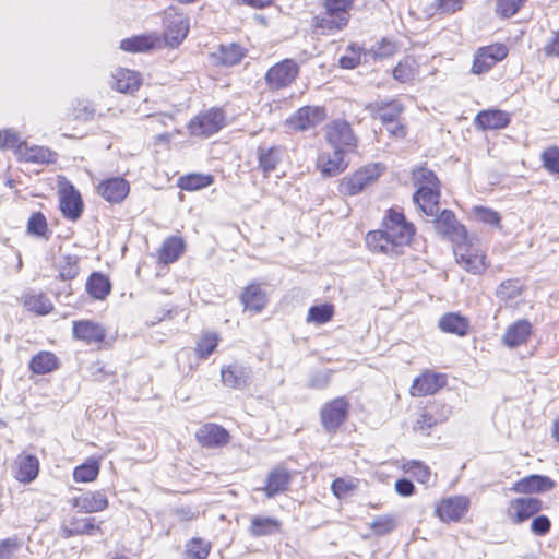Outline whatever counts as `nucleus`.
<instances>
[{"label":"nucleus","mask_w":559,"mask_h":559,"mask_svg":"<svg viewBox=\"0 0 559 559\" xmlns=\"http://www.w3.org/2000/svg\"><path fill=\"white\" fill-rule=\"evenodd\" d=\"M129 182L121 177L103 180L97 187V192L109 203L122 202L129 194Z\"/></svg>","instance_id":"15"},{"label":"nucleus","mask_w":559,"mask_h":559,"mask_svg":"<svg viewBox=\"0 0 559 559\" xmlns=\"http://www.w3.org/2000/svg\"><path fill=\"white\" fill-rule=\"evenodd\" d=\"M281 155L282 154H281L280 147H276V146H272L269 148L259 147V150H258L259 166L265 174H269L276 168V165L281 160Z\"/></svg>","instance_id":"42"},{"label":"nucleus","mask_w":559,"mask_h":559,"mask_svg":"<svg viewBox=\"0 0 559 559\" xmlns=\"http://www.w3.org/2000/svg\"><path fill=\"white\" fill-rule=\"evenodd\" d=\"M83 206L81 194L72 185L68 183L60 190V210L66 218L70 221L79 219Z\"/></svg>","instance_id":"13"},{"label":"nucleus","mask_w":559,"mask_h":559,"mask_svg":"<svg viewBox=\"0 0 559 559\" xmlns=\"http://www.w3.org/2000/svg\"><path fill=\"white\" fill-rule=\"evenodd\" d=\"M27 233L45 239L49 238V229L47 219L41 212H35L31 215L27 222Z\"/></svg>","instance_id":"50"},{"label":"nucleus","mask_w":559,"mask_h":559,"mask_svg":"<svg viewBox=\"0 0 559 559\" xmlns=\"http://www.w3.org/2000/svg\"><path fill=\"white\" fill-rule=\"evenodd\" d=\"M17 471L15 478L21 481L28 484L33 481L39 472V462L35 455H20L16 460Z\"/></svg>","instance_id":"32"},{"label":"nucleus","mask_w":559,"mask_h":559,"mask_svg":"<svg viewBox=\"0 0 559 559\" xmlns=\"http://www.w3.org/2000/svg\"><path fill=\"white\" fill-rule=\"evenodd\" d=\"M21 548V542L17 537H9L0 542V559H12L14 554Z\"/></svg>","instance_id":"60"},{"label":"nucleus","mask_w":559,"mask_h":559,"mask_svg":"<svg viewBox=\"0 0 559 559\" xmlns=\"http://www.w3.org/2000/svg\"><path fill=\"white\" fill-rule=\"evenodd\" d=\"M99 473V464L95 460H90L73 471V478L76 483L93 481Z\"/></svg>","instance_id":"49"},{"label":"nucleus","mask_w":559,"mask_h":559,"mask_svg":"<svg viewBox=\"0 0 559 559\" xmlns=\"http://www.w3.org/2000/svg\"><path fill=\"white\" fill-rule=\"evenodd\" d=\"M349 403L344 397H336L325 403L320 412L322 427L328 432H335L347 418Z\"/></svg>","instance_id":"6"},{"label":"nucleus","mask_w":559,"mask_h":559,"mask_svg":"<svg viewBox=\"0 0 559 559\" xmlns=\"http://www.w3.org/2000/svg\"><path fill=\"white\" fill-rule=\"evenodd\" d=\"M544 167L551 174H559V148L549 147L542 154Z\"/></svg>","instance_id":"58"},{"label":"nucleus","mask_w":559,"mask_h":559,"mask_svg":"<svg viewBox=\"0 0 559 559\" xmlns=\"http://www.w3.org/2000/svg\"><path fill=\"white\" fill-rule=\"evenodd\" d=\"M245 50L237 44L221 45L214 53L217 62L222 66L231 67L239 63L245 57Z\"/></svg>","instance_id":"39"},{"label":"nucleus","mask_w":559,"mask_h":559,"mask_svg":"<svg viewBox=\"0 0 559 559\" xmlns=\"http://www.w3.org/2000/svg\"><path fill=\"white\" fill-rule=\"evenodd\" d=\"M24 306L27 310L34 311L40 316L48 314L53 308L50 299L43 293L26 295Z\"/></svg>","instance_id":"44"},{"label":"nucleus","mask_w":559,"mask_h":559,"mask_svg":"<svg viewBox=\"0 0 559 559\" xmlns=\"http://www.w3.org/2000/svg\"><path fill=\"white\" fill-rule=\"evenodd\" d=\"M354 0H324L323 11L312 20L313 32L318 35H333L344 29L350 19Z\"/></svg>","instance_id":"2"},{"label":"nucleus","mask_w":559,"mask_h":559,"mask_svg":"<svg viewBox=\"0 0 559 559\" xmlns=\"http://www.w3.org/2000/svg\"><path fill=\"white\" fill-rule=\"evenodd\" d=\"M440 187H419L413 195L415 204L427 216H437L439 212Z\"/></svg>","instance_id":"21"},{"label":"nucleus","mask_w":559,"mask_h":559,"mask_svg":"<svg viewBox=\"0 0 559 559\" xmlns=\"http://www.w3.org/2000/svg\"><path fill=\"white\" fill-rule=\"evenodd\" d=\"M334 313V307L331 304L312 306L308 311L307 320L317 324H323L331 320Z\"/></svg>","instance_id":"52"},{"label":"nucleus","mask_w":559,"mask_h":559,"mask_svg":"<svg viewBox=\"0 0 559 559\" xmlns=\"http://www.w3.org/2000/svg\"><path fill=\"white\" fill-rule=\"evenodd\" d=\"M290 480V473L283 466H276L267 474L265 486L261 490L267 498H273L287 491Z\"/></svg>","instance_id":"20"},{"label":"nucleus","mask_w":559,"mask_h":559,"mask_svg":"<svg viewBox=\"0 0 559 559\" xmlns=\"http://www.w3.org/2000/svg\"><path fill=\"white\" fill-rule=\"evenodd\" d=\"M251 374V368L239 364H231L227 367H223L221 370L224 385L237 390H242L249 385Z\"/></svg>","instance_id":"18"},{"label":"nucleus","mask_w":559,"mask_h":559,"mask_svg":"<svg viewBox=\"0 0 559 559\" xmlns=\"http://www.w3.org/2000/svg\"><path fill=\"white\" fill-rule=\"evenodd\" d=\"M408 472L416 477V479L420 483H427L430 478L429 467L421 462L413 461L409 464Z\"/></svg>","instance_id":"64"},{"label":"nucleus","mask_w":559,"mask_h":559,"mask_svg":"<svg viewBox=\"0 0 559 559\" xmlns=\"http://www.w3.org/2000/svg\"><path fill=\"white\" fill-rule=\"evenodd\" d=\"M551 528V522L547 515H537L532 520L531 532L536 536L546 535Z\"/></svg>","instance_id":"63"},{"label":"nucleus","mask_w":559,"mask_h":559,"mask_svg":"<svg viewBox=\"0 0 559 559\" xmlns=\"http://www.w3.org/2000/svg\"><path fill=\"white\" fill-rule=\"evenodd\" d=\"M189 24L181 14H168L165 17L164 38L168 46H178L187 36Z\"/></svg>","instance_id":"17"},{"label":"nucleus","mask_w":559,"mask_h":559,"mask_svg":"<svg viewBox=\"0 0 559 559\" xmlns=\"http://www.w3.org/2000/svg\"><path fill=\"white\" fill-rule=\"evenodd\" d=\"M468 503L465 497L449 498L437 508V513L442 521H459L466 513Z\"/></svg>","instance_id":"26"},{"label":"nucleus","mask_w":559,"mask_h":559,"mask_svg":"<svg viewBox=\"0 0 559 559\" xmlns=\"http://www.w3.org/2000/svg\"><path fill=\"white\" fill-rule=\"evenodd\" d=\"M73 335L86 344H99L106 336L105 329L93 321L82 320L73 322Z\"/></svg>","instance_id":"22"},{"label":"nucleus","mask_w":559,"mask_h":559,"mask_svg":"<svg viewBox=\"0 0 559 559\" xmlns=\"http://www.w3.org/2000/svg\"><path fill=\"white\" fill-rule=\"evenodd\" d=\"M554 487L555 481L550 477L533 474L516 481L512 490L518 493H539L549 491Z\"/></svg>","instance_id":"23"},{"label":"nucleus","mask_w":559,"mask_h":559,"mask_svg":"<svg viewBox=\"0 0 559 559\" xmlns=\"http://www.w3.org/2000/svg\"><path fill=\"white\" fill-rule=\"evenodd\" d=\"M522 293V285L520 280L512 278L500 283L496 290V296L499 300L508 302L518 298Z\"/></svg>","instance_id":"48"},{"label":"nucleus","mask_w":559,"mask_h":559,"mask_svg":"<svg viewBox=\"0 0 559 559\" xmlns=\"http://www.w3.org/2000/svg\"><path fill=\"white\" fill-rule=\"evenodd\" d=\"M299 67L293 59H285L272 68L265 74L266 84L272 90H280L290 85L296 79Z\"/></svg>","instance_id":"9"},{"label":"nucleus","mask_w":559,"mask_h":559,"mask_svg":"<svg viewBox=\"0 0 559 559\" xmlns=\"http://www.w3.org/2000/svg\"><path fill=\"white\" fill-rule=\"evenodd\" d=\"M325 139L334 150L352 151L356 147V136L345 120H334L325 127Z\"/></svg>","instance_id":"5"},{"label":"nucleus","mask_w":559,"mask_h":559,"mask_svg":"<svg viewBox=\"0 0 559 559\" xmlns=\"http://www.w3.org/2000/svg\"><path fill=\"white\" fill-rule=\"evenodd\" d=\"M25 141L21 140L19 132L13 129H4L0 131V150H13L14 153L20 155V146H23Z\"/></svg>","instance_id":"51"},{"label":"nucleus","mask_w":559,"mask_h":559,"mask_svg":"<svg viewBox=\"0 0 559 559\" xmlns=\"http://www.w3.org/2000/svg\"><path fill=\"white\" fill-rule=\"evenodd\" d=\"M158 44V37L154 35H138L121 40L120 48L129 52H145L154 49Z\"/></svg>","instance_id":"37"},{"label":"nucleus","mask_w":559,"mask_h":559,"mask_svg":"<svg viewBox=\"0 0 559 559\" xmlns=\"http://www.w3.org/2000/svg\"><path fill=\"white\" fill-rule=\"evenodd\" d=\"M413 179L416 186L437 188L440 187V182L435 173L426 167H417L413 170Z\"/></svg>","instance_id":"53"},{"label":"nucleus","mask_w":559,"mask_h":559,"mask_svg":"<svg viewBox=\"0 0 559 559\" xmlns=\"http://www.w3.org/2000/svg\"><path fill=\"white\" fill-rule=\"evenodd\" d=\"M281 526L282 523L276 518L254 515L251 518L248 532L253 537H262L280 533Z\"/></svg>","instance_id":"30"},{"label":"nucleus","mask_w":559,"mask_h":559,"mask_svg":"<svg viewBox=\"0 0 559 559\" xmlns=\"http://www.w3.org/2000/svg\"><path fill=\"white\" fill-rule=\"evenodd\" d=\"M140 85V74L135 71L118 69L112 75V87L120 93H133Z\"/></svg>","instance_id":"31"},{"label":"nucleus","mask_w":559,"mask_h":559,"mask_svg":"<svg viewBox=\"0 0 559 559\" xmlns=\"http://www.w3.org/2000/svg\"><path fill=\"white\" fill-rule=\"evenodd\" d=\"M185 251V241L181 237H168L159 250V261L164 264L174 263Z\"/></svg>","instance_id":"36"},{"label":"nucleus","mask_w":559,"mask_h":559,"mask_svg":"<svg viewBox=\"0 0 559 559\" xmlns=\"http://www.w3.org/2000/svg\"><path fill=\"white\" fill-rule=\"evenodd\" d=\"M507 56L508 48L503 44L480 47L475 52L472 72L474 74L486 73Z\"/></svg>","instance_id":"8"},{"label":"nucleus","mask_w":559,"mask_h":559,"mask_svg":"<svg viewBox=\"0 0 559 559\" xmlns=\"http://www.w3.org/2000/svg\"><path fill=\"white\" fill-rule=\"evenodd\" d=\"M380 174V166L377 164L360 168L350 177H346L342 180L340 185V191L343 194L356 195L360 193L367 186L376 181Z\"/></svg>","instance_id":"7"},{"label":"nucleus","mask_w":559,"mask_h":559,"mask_svg":"<svg viewBox=\"0 0 559 559\" xmlns=\"http://www.w3.org/2000/svg\"><path fill=\"white\" fill-rule=\"evenodd\" d=\"M110 290L111 284L102 273L94 272L86 281V292L95 299L104 300Z\"/></svg>","instance_id":"38"},{"label":"nucleus","mask_w":559,"mask_h":559,"mask_svg":"<svg viewBox=\"0 0 559 559\" xmlns=\"http://www.w3.org/2000/svg\"><path fill=\"white\" fill-rule=\"evenodd\" d=\"M416 233L413 223L403 212L390 209L382 221V229L369 231L366 236L368 248L378 253L397 255L402 248L408 246Z\"/></svg>","instance_id":"1"},{"label":"nucleus","mask_w":559,"mask_h":559,"mask_svg":"<svg viewBox=\"0 0 559 559\" xmlns=\"http://www.w3.org/2000/svg\"><path fill=\"white\" fill-rule=\"evenodd\" d=\"M452 415V406L440 401L429 403L419 414L414 430L429 436L437 425L445 423Z\"/></svg>","instance_id":"3"},{"label":"nucleus","mask_w":559,"mask_h":559,"mask_svg":"<svg viewBox=\"0 0 559 559\" xmlns=\"http://www.w3.org/2000/svg\"><path fill=\"white\" fill-rule=\"evenodd\" d=\"M370 528L378 536H384L390 534L396 528V520L393 515H380L377 516L370 524Z\"/></svg>","instance_id":"54"},{"label":"nucleus","mask_w":559,"mask_h":559,"mask_svg":"<svg viewBox=\"0 0 559 559\" xmlns=\"http://www.w3.org/2000/svg\"><path fill=\"white\" fill-rule=\"evenodd\" d=\"M526 0H497L496 12L502 17L513 16Z\"/></svg>","instance_id":"57"},{"label":"nucleus","mask_w":559,"mask_h":559,"mask_svg":"<svg viewBox=\"0 0 559 559\" xmlns=\"http://www.w3.org/2000/svg\"><path fill=\"white\" fill-rule=\"evenodd\" d=\"M20 159L31 163H53L56 159V153L48 147L44 146H28L25 142L23 146H20Z\"/></svg>","instance_id":"33"},{"label":"nucleus","mask_w":559,"mask_h":559,"mask_svg":"<svg viewBox=\"0 0 559 559\" xmlns=\"http://www.w3.org/2000/svg\"><path fill=\"white\" fill-rule=\"evenodd\" d=\"M444 384L445 377L443 374L424 372L419 377L415 378L409 392L413 396L432 395Z\"/></svg>","instance_id":"19"},{"label":"nucleus","mask_w":559,"mask_h":559,"mask_svg":"<svg viewBox=\"0 0 559 559\" xmlns=\"http://www.w3.org/2000/svg\"><path fill=\"white\" fill-rule=\"evenodd\" d=\"M326 117L325 109L322 107L305 106L299 108L288 120L287 124L299 131H305L316 127Z\"/></svg>","instance_id":"12"},{"label":"nucleus","mask_w":559,"mask_h":559,"mask_svg":"<svg viewBox=\"0 0 559 559\" xmlns=\"http://www.w3.org/2000/svg\"><path fill=\"white\" fill-rule=\"evenodd\" d=\"M465 3V0H436L433 5L436 12L440 14H453L460 11Z\"/></svg>","instance_id":"61"},{"label":"nucleus","mask_w":559,"mask_h":559,"mask_svg":"<svg viewBox=\"0 0 559 559\" xmlns=\"http://www.w3.org/2000/svg\"><path fill=\"white\" fill-rule=\"evenodd\" d=\"M71 525L74 527V533L79 535H94L100 532V525L95 524L94 518H71Z\"/></svg>","instance_id":"55"},{"label":"nucleus","mask_w":559,"mask_h":559,"mask_svg":"<svg viewBox=\"0 0 559 559\" xmlns=\"http://www.w3.org/2000/svg\"><path fill=\"white\" fill-rule=\"evenodd\" d=\"M542 506L543 502L534 497L511 500L509 511L512 522L519 524L528 520L542 510Z\"/></svg>","instance_id":"14"},{"label":"nucleus","mask_w":559,"mask_h":559,"mask_svg":"<svg viewBox=\"0 0 559 559\" xmlns=\"http://www.w3.org/2000/svg\"><path fill=\"white\" fill-rule=\"evenodd\" d=\"M57 267L61 280H73L80 271L79 258L76 255L63 254L58 259Z\"/></svg>","instance_id":"45"},{"label":"nucleus","mask_w":559,"mask_h":559,"mask_svg":"<svg viewBox=\"0 0 559 559\" xmlns=\"http://www.w3.org/2000/svg\"><path fill=\"white\" fill-rule=\"evenodd\" d=\"M344 150H334L333 153H322L318 157V166L325 177H334L343 173L348 163L344 158Z\"/></svg>","instance_id":"24"},{"label":"nucleus","mask_w":559,"mask_h":559,"mask_svg":"<svg viewBox=\"0 0 559 559\" xmlns=\"http://www.w3.org/2000/svg\"><path fill=\"white\" fill-rule=\"evenodd\" d=\"M199 443L205 448H218L228 443L229 433L219 425L209 423L195 432Z\"/></svg>","instance_id":"16"},{"label":"nucleus","mask_w":559,"mask_h":559,"mask_svg":"<svg viewBox=\"0 0 559 559\" xmlns=\"http://www.w3.org/2000/svg\"><path fill=\"white\" fill-rule=\"evenodd\" d=\"M439 328L445 333L464 336L468 332L469 324L465 317L450 312L440 318Z\"/></svg>","instance_id":"35"},{"label":"nucleus","mask_w":559,"mask_h":559,"mask_svg":"<svg viewBox=\"0 0 559 559\" xmlns=\"http://www.w3.org/2000/svg\"><path fill=\"white\" fill-rule=\"evenodd\" d=\"M213 181L214 177L212 175L189 174L180 177L178 185L182 190L195 191L211 186Z\"/></svg>","instance_id":"43"},{"label":"nucleus","mask_w":559,"mask_h":559,"mask_svg":"<svg viewBox=\"0 0 559 559\" xmlns=\"http://www.w3.org/2000/svg\"><path fill=\"white\" fill-rule=\"evenodd\" d=\"M72 504L80 512L94 513L105 510L108 507V500L102 491H94L74 498Z\"/></svg>","instance_id":"27"},{"label":"nucleus","mask_w":559,"mask_h":559,"mask_svg":"<svg viewBox=\"0 0 559 559\" xmlns=\"http://www.w3.org/2000/svg\"><path fill=\"white\" fill-rule=\"evenodd\" d=\"M531 334V323L527 320H519L507 329L503 335V343L508 347L514 348L526 343Z\"/></svg>","instance_id":"29"},{"label":"nucleus","mask_w":559,"mask_h":559,"mask_svg":"<svg viewBox=\"0 0 559 559\" xmlns=\"http://www.w3.org/2000/svg\"><path fill=\"white\" fill-rule=\"evenodd\" d=\"M454 255L457 263L473 274H480L486 267L485 254L467 243V240L454 246Z\"/></svg>","instance_id":"11"},{"label":"nucleus","mask_w":559,"mask_h":559,"mask_svg":"<svg viewBox=\"0 0 559 559\" xmlns=\"http://www.w3.org/2000/svg\"><path fill=\"white\" fill-rule=\"evenodd\" d=\"M226 116L221 108H211L200 112L189 122V131L197 136H211L225 126Z\"/></svg>","instance_id":"4"},{"label":"nucleus","mask_w":559,"mask_h":559,"mask_svg":"<svg viewBox=\"0 0 559 559\" xmlns=\"http://www.w3.org/2000/svg\"><path fill=\"white\" fill-rule=\"evenodd\" d=\"M509 122V115L498 109L484 110L476 116V123L483 129H502Z\"/></svg>","instance_id":"34"},{"label":"nucleus","mask_w":559,"mask_h":559,"mask_svg":"<svg viewBox=\"0 0 559 559\" xmlns=\"http://www.w3.org/2000/svg\"><path fill=\"white\" fill-rule=\"evenodd\" d=\"M211 544L203 538L194 537L186 545L185 559H206Z\"/></svg>","instance_id":"47"},{"label":"nucleus","mask_w":559,"mask_h":559,"mask_svg":"<svg viewBox=\"0 0 559 559\" xmlns=\"http://www.w3.org/2000/svg\"><path fill=\"white\" fill-rule=\"evenodd\" d=\"M367 108L381 120L383 126L393 124L399 121V118L404 110L403 105L399 100H391L388 103L378 102L368 105Z\"/></svg>","instance_id":"25"},{"label":"nucleus","mask_w":559,"mask_h":559,"mask_svg":"<svg viewBox=\"0 0 559 559\" xmlns=\"http://www.w3.org/2000/svg\"><path fill=\"white\" fill-rule=\"evenodd\" d=\"M416 74L417 63L416 60L411 57H406L401 60L393 69L394 79L401 83H406L414 80Z\"/></svg>","instance_id":"46"},{"label":"nucleus","mask_w":559,"mask_h":559,"mask_svg":"<svg viewBox=\"0 0 559 559\" xmlns=\"http://www.w3.org/2000/svg\"><path fill=\"white\" fill-rule=\"evenodd\" d=\"M218 334L214 332L203 333L195 344V354L199 359H207L218 345Z\"/></svg>","instance_id":"41"},{"label":"nucleus","mask_w":559,"mask_h":559,"mask_svg":"<svg viewBox=\"0 0 559 559\" xmlns=\"http://www.w3.org/2000/svg\"><path fill=\"white\" fill-rule=\"evenodd\" d=\"M474 211H475L476 217L480 222L491 225V226H497V227L500 226L501 216L498 212H496L491 209H488V207H483V206H477V207H475Z\"/></svg>","instance_id":"59"},{"label":"nucleus","mask_w":559,"mask_h":559,"mask_svg":"<svg viewBox=\"0 0 559 559\" xmlns=\"http://www.w3.org/2000/svg\"><path fill=\"white\" fill-rule=\"evenodd\" d=\"M58 368V358L50 352H39L29 361V369L36 374H46Z\"/></svg>","instance_id":"40"},{"label":"nucleus","mask_w":559,"mask_h":559,"mask_svg":"<svg viewBox=\"0 0 559 559\" xmlns=\"http://www.w3.org/2000/svg\"><path fill=\"white\" fill-rule=\"evenodd\" d=\"M396 49L395 43L383 38L371 47L369 53L373 59L382 60L392 57L396 52Z\"/></svg>","instance_id":"56"},{"label":"nucleus","mask_w":559,"mask_h":559,"mask_svg":"<svg viewBox=\"0 0 559 559\" xmlns=\"http://www.w3.org/2000/svg\"><path fill=\"white\" fill-rule=\"evenodd\" d=\"M241 302L245 310L259 313L267 304L266 294L259 284L252 283L243 289L241 294Z\"/></svg>","instance_id":"28"},{"label":"nucleus","mask_w":559,"mask_h":559,"mask_svg":"<svg viewBox=\"0 0 559 559\" xmlns=\"http://www.w3.org/2000/svg\"><path fill=\"white\" fill-rule=\"evenodd\" d=\"M347 51H349V53L342 56L338 63L343 69H354L360 63V48L350 45Z\"/></svg>","instance_id":"62"},{"label":"nucleus","mask_w":559,"mask_h":559,"mask_svg":"<svg viewBox=\"0 0 559 559\" xmlns=\"http://www.w3.org/2000/svg\"><path fill=\"white\" fill-rule=\"evenodd\" d=\"M435 224L438 234L452 241L454 246L467 240L465 227L456 221L452 211L443 210L436 218Z\"/></svg>","instance_id":"10"}]
</instances>
